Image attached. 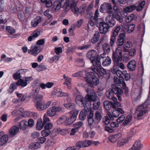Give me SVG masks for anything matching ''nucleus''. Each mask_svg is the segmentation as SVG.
<instances>
[{
	"label": "nucleus",
	"instance_id": "aec40b11",
	"mask_svg": "<svg viewBox=\"0 0 150 150\" xmlns=\"http://www.w3.org/2000/svg\"><path fill=\"white\" fill-rule=\"evenodd\" d=\"M106 24L108 27V29L110 27H112L114 26L115 24V21L111 15H108L105 19Z\"/></svg>",
	"mask_w": 150,
	"mask_h": 150
},
{
	"label": "nucleus",
	"instance_id": "20e7f679",
	"mask_svg": "<svg viewBox=\"0 0 150 150\" xmlns=\"http://www.w3.org/2000/svg\"><path fill=\"white\" fill-rule=\"evenodd\" d=\"M86 92L87 94L85 97L87 100L88 104L87 107L88 108H91V101L92 100H95V99L98 98V97L96 93L92 89L88 88L86 90Z\"/></svg>",
	"mask_w": 150,
	"mask_h": 150
},
{
	"label": "nucleus",
	"instance_id": "4d7b16f0",
	"mask_svg": "<svg viewBox=\"0 0 150 150\" xmlns=\"http://www.w3.org/2000/svg\"><path fill=\"white\" fill-rule=\"evenodd\" d=\"M83 122L82 121H79L76 122L73 125V127L78 130V129L80 128L83 125Z\"/></svg>",
	"mask_w": 150,
	"mask_h": 150
},
{
	"label": "nucleus",
	"instance_id": "603ef678",
	"mask_svg": "<svg viewBox=\"0 0 150 150\" xmlns=\"http://www.w3.org/2000/svg\"><path fill=\"white\" fill-rule=\"evenodd\" d=\"M132 119V116L130 115H128L124 121L123 122L122 124L123 125L125 126L130 122Z\"/></svg>",
	"mask_w": 150,
	"mask_h": 150
},
{
	"label": "nucleus",
	"instance_id": "ea45409f",
	"mask_svg": "<svg viewBox=\"0 0 150 150\" xmlns=\"http://www.w3.org/2000/svg\"><path fill=\"white\" fill-rule=\"evenodd\" d=\"M99 15V11L98 10H96L95 12V14H94V16H92L91 17L89 20V21H91V24H93L94 23L92 21H95V19H96L97 18H98Z\"/></svg>",
	"mask_w": 150,
	"mask_h": 150
},
{
	"label": "nucleus",
	"instance_id": "4468645a",
	"mask_svg": "<svg viewBox=\"0 0 150 150\" xmlns=\"http://www.w3.org/2000/svg\"><path fill=\"white\" fill-rule=\"evenodd\" d=\"M96 51L95 50H91L87 53V57L89 59L93 66L95 65L96 62Z\"/></svg>",
	"mask_w": 150,
	"mask_h": 150
},
{
	"label": "nucleus",
	"instance_id": "423d86ee",
	"mask_svg": "<svg viewBox=\"0 0 150 150\" xmlns=\"http://www.w3.org/2000/svg\"><path fill=\"white\" fill-rule=\"evenodd\" d=\"M92 70L93 72L98 75L99 77H101V78L103 77V76L101 74V73L104 75L107 74L106 71L102 67L101 64L99 62H98L97 64H95L93 66Z\"/></svg>",
	"mask_w": 150,
	"mask_h": 150
},
{
	"label": "nucleus",
	"instance_id": "052dcab7",
	"mask_svg": "<svg viewBox=\"0 0 150 150\" xmlns=\"http://www.w3.org/2000/svg\"><path fill=\"white\" fill-rule=\"evenodd\" d=\"M113 103L112 108L114 109H117V107H120L121 106L120 103L118 102L117 101V99L116 98V100H113Z\"/></svg>",
	"mask_w": 150,
	"mask_h": 150
},
{
	"label": "nucleus",
	"instance_id": "680f3d73",
	"mask_svg": "<svg viewBox=\"0 0 150 150\" xmlns=\"http://www.w3.org/2000/svg\"><path fill=\"white\" fill-rule=\"evenodd\" d=\"M76 26L74 25H72L71 27L69 29V31L70 36H72L74 34V30Z\"/></svg>",
	"mask_w": 150,
	"mask_h": 150
},
{
	"label": "nucleus",
	"instance_id": "09e8293b",
	"mask_svg": "<svg viewBox=\"0 0 150 150\" xmlns=\"http://www.w3.org/2000/svg\"><path fill=\"white\" fill-rule=\"evenodd\" d=\"M114 81L115 83L117 86H119L124 81L121 78H118L116 76L114 77Z\"/></svg>",
	"mask_w": 150,
	"mask_h": 150
},
{
	"label": "nucleus",
	"instance_id": "8fccbe9b",
	"mask_svg": "<svg viewBox=\"0 0 150 150\" xmlns=\"http://www.w3.org/2000/svg\"><path fill=\"white\" fill-rule=\"evenodd\" d=\"M103 49L105 52L109 53L110 51V45L107 43H105L103 45Z\"/></svg>",
	"mask_w": 150,
	"mask_h": 150
},
{
	"label": "nucleus",
	"instance_id": "f3484780",
	"mask_svg": "<svg viewBox=\"0 0 150 150\" xmlns=\"http://www.w3.org/2000/svg\"><path fill=\"white\" fill-rule=\"evenodd\" d=\"M8 139V135L4 134V131L0 132V146H3L6 144Z\"/></svg>",
	"mask_w": 150,
	"mask_h": 150
},
{
	"label": "nucleus",
	"instance_id": "412c9836",
	"mask_svg": "<svg viewBox=\"0 0 150 150\" xmlns=\"http://www.w3.org/2000/svg\"><path fill=\"white\" fill-rule=\"evenodd\" d=\"M101 8H103L106 12L109 14H112L113 12L112 7L110 4L107 3H104L101 5Z\"/></svg>",
	"mask_w": 150,
	"mask_h": 150
},
{
	"label": "nucleus",
	"instance_id": "39448f33",
	"mask_svg": "<svg viewBox=\"0 0 150 150\" xmlns=\"http://www.w3.org/2000/svg\"><path fill=\"white\" fill-rule=\"evenodd\" d=\"M68 8L71 9V11L76 16H77L80 13L79 8L77 7L76 3L74 0L69 1V0H66V10Z\"/></svg>",
	"mask_w": 150,
	"mask_h": 150
},
{
	"label": "nucleus",
	"instance_id": "864d4df0",
	"mask_svg": "<svg viewBox=\"0 0 150 150\" xmlns=\"http://www.w3.org/2000/svg\"><path fill=\"white\" fill-rule=\"evenodd\" d=\"M47 69V68L45 65L40 64L36 70L38 71H40L45 70Z\"/></svg>",
	"mask_w": 150,
	"mask_h": 150
},
{
	"label": "nucleus",
	"instance_id": "f03ea898",
	"mask_svg": "<svg viewBox=\"0 0 150 150\" xmlns=\"http://www.w3.org/2000/svg\"><path fill=\"white\" fill-rule=\"evenodd\" d=\"M86 77H85V80L90 87L93 88L94 86L99 84V80L93 72H88L86 74Z\"/></svg>",
	"mask_w": 150,
	"mask_h": 150
},
{
	"label": "nucleus",
	"instance_id": "9b49d317",
	"mask_svg": "<svg viewBox=\"0 0 150 150\" xmlns=\"http://www.w3.org/2000/svg\"><path fill=\"white\" fill-rule=\"evenodd\" d=\"M61 8L66 10V0H57L55 1L53 6V10L54 11H58Z\"/></svg>",
	"mask_w": 150,
	"mask_h": 150
},
{
	"label": "nucleus",
	"instance_id": "4be33fe9",
	"mask_svg": "<svg viewBox=\"0 0 150 150\" xmlns=\"http://www.w3.org/2000/svg\"><path fill=\"white\" fill-rule=\"evenodd\" d=\"M125 34L122 33L119 35L116 42L117 44L119 47L122 46L124 44L125 38Z\"/></svg>",
	"mask_w": 150,
	"mask_h": 150
},
{
	"label": "nucleus",
	"instance_id": "cd10ccee",
	"mask_svg": "<svg viewBox=\"0 0 150 150\" xmlns=\"http://www.w3.org/2000/svg\"><path fill=\"white\" fill-rule=\"evenodd\" d=\"M19 130L18 127L16 126L12 127L9 130V134L11 136H13L17 134Z\"/></svg>",
	"mask_w": 150,
	"mask_h": 150
},
{
	"label": "nucleus",
	"instance_id": "e433bc0d",
	"mask_svg": "<svg viewBox=\"0 0 150 150\" xmlns=\"http://www.w3.org/2000/svg\"><path fill=\"white\" fill-rule=\"evenodd\" d=\"M111 58L108 56L106 57L104 61H103L102 64L103 66L107 67L111 64Z\"/></svg>",
	"mask_w": 150,
	"mask_h": 150
},
{
	"label": "nucleus",
	"instance_id": "6ab92c4d",
	"mask_svg": "<svg viewBox=\"0 0 150 150\" xmlns=\"http://www.w3.org/2000/svg\"><path fill=\"white\" fill-rule=\"evenodd\" d=\"M37 99L35 100L34 99V101L35 103V106L37 108V109L39 110H43L45 109H42V108H43V107H44V105H45V103L44 102H42V101L43 99V97L42 98V99Z\"/></svg>",
	"mask_w": 150,
	"mask_h": 150
},
{
	"label": "nucleus",
	"instance_id": "a18cd8bd",
	"mask_svg": "<svg viewBox=\"0 0 150 150\" xmlns=\"http://www.w3.org/2000/svg\"><path fill=\"white\" fill-rule=\"evenodd\" d=\"M105 57V53H103L102 54H100V56H97L96 57V62H95V64H97L98 62H99L100 63V60H102V61H103V59Z\"/></svg>",
	"mask_w": 150,
	"mask_h": 150
},
{
	"label": "nucleus",
	"instance_id": "393cba45",
	"mask_svg": "<svg viewBox=\"0 0 150 150\" xmlns=\"http://www.w3.org/2000/svg\"><path fill=\"white\" fill-rule=\"evenodd\" d=\"M122 137V134L120 133L110 136L109 137V141L112 143H115L117 140L121 139Z\"/></svg>",
	"mask_w": 150,
	"mask_h": 150
},
{
	"label": "nucleus",
	"instance_id": "bb28decb",
	"mask_svg": "<svg viewBox=\"0 0 150 150\" xmlns=\"http://www.w3.org/2000/svg\"><path fill=\"white\" fill-rule=\"evenodd\" d=\"M142 147V145L141 142L139 140L136 141L133 145L131 150H139Z\"/></svg>",
	"mask_w": 150,
	"mask_h": 150
},
{
	"label": "nucleus",
	"instance_id": "c03bdc74",
	"mask_svg": "<svg viewBox=\"0 0 150 150\" xmlns=\"http://www.w3.org/2000/svg\"><path fill=\"white\" fill-rule=\"evenodd\" d=\"M41 2L45 4L47 8L50 7L52 5L51 0H40Z\"/></svg>",
	"mask_w": 150,
	"mask_h": 150
},
{
	"label": "nucleus",
	"instance_id": "f704fd0d",
	"mask_svg": "<svg viewBox=\"0 0 150 150\" xmlns=\"http://www.w3.org/2000/svg\"><path fill=\"white\" fill-rule=\"evenodd\" d=\"M91 101H93L92 104L93 109L94 110L98 109L100 105V103L99 100L97 98V99H95V100H92Z\"/></svg>",
	"mask_w": 150,
	"mask_h": 150
},
{
	"label": "nucleus",
	"instance_id": "473e14b6",
	"mask_svg": "<svg viewBox=\"0 0 150 150\" xmlns=\"http://www.w3.org/2000/svg\"><path fill=\"white\" fill-rule=\"evenodd\" d=\"M45 125L43 124L41 118H39L36 125V128L38 130H41L45 126Z\"/></svg>",
	"mask_w": 150,
	"mask_h": 150
},
{
	"label": "nucleus",
	"instance_id": "a19ab883",
	"mask_svg": "<svg viewBox=\"0 0 150 150\" xmlns=\"http://www.w3.org/2000/svg\"><path fill=\"white\" fill-rule=\"evenodd\" d=\"M136 8V6L134 5H132L130 6H127L124 8L123 10L127 12H130Z\"/></svg>",
	"mask_w": 150,
	"mask_h": 150
},
{
	"label": "nucleus",
	"instance_id": "72a5a7b5",
	"mask_svg": "<svg viewBox=\"0 0 150 150\" xmlns=\"http://www.w3.org/2000/svg\"><path fill=\"white\" fill-rule=\"evenodd\" d=\"M99 37L100 34L99 33L98 31L96 32L94 35L93 37L91 40V42L93 44L95 43L99 40Z\"/></svg>",
	"mask_w": 150,
	"mask_h": 150
},
{
	"label": "nucleus",
	"instance_id": "37998d69",
	"mask_svg": "<svg viewBox=\"0 0 150 150\" xmlns=\"http://www.w3.org/2000/svg\"><path fill=\"white\" fill-rule=\"evenodd\" d=\"M17 84L18 86H21L22 87H23L26 86L28 83L25 80L20 79L17 82Z\"/></svg>",
	"mask_w": 150,
	"mask_h": 150
},
{
	"label": "nucleus",
	"instance_id": "c85d7f7f",
	"mask_svg": "<svg viewBox=\"0 0 150 150\" xmlns=\"http://www.w3.org/2000/svg\"><path fill=\"white\" fill-rule=\"evenodd\" d=\"M26 70L25 69H22L18 71L17 72L15 73L13 75V77L15 80H17L21 78V74H22L23 72H25Z\"/></svg>",
	"mask_w": 150,
	"mask_h": 150
},
{
	"label": "nucleus",
	"instance_id": "b1692460",
	"mask_svg": "<svg viewBox=\"0 0 150 150\" xmlns=\"http://www.w3.org/2000/svg\"><path fill=\"white\" fill-rule=\"evenodd\" d=\"M136 67L137 62L134 60H132L129 61L127 64L128 69L131 71H135Z\"/></svg>",
	"mask_w": 150,
	"mask_h": 150
},
{
	"label": "nucleus",
	"instance_id": "13d9d810",
	"mask_svg": "<svg viewBox=\"0 0 150 150\" xmlns=\"http://www.w3.org/2000/svg\"><path fill=\"white\" fill-rule=\"evenodd\" d=\"M51 133L50 130H46L45 129L42 130L41 132L42 135L43 137H46L48 136Z\"/></svg>",
	"mask_w": 150,
	"mask_h": 150
},
{
	"label": "nucleus",
	"instance_id": "a878e982",
	"mask_svg": "<svg viewBox=\"0 0 150 150\" xmlns=\"http://www.w3.org/2000/svg\"><path fill=\"white\" fill-rule=\"evenodd\" d=\"M90 109H88L86 108L85 109L84 108V110H82L80 112L79 115V118L82 121L84 120L86 118L87 114H89V112H88V111L91 110Z\"/></svg>",
	"mask_w": 150,
	"mask_h": 150
},
{
	"label": "nucleus",
	"instance_id": "e2e57ef3",
	"mask_svg": "<svg viewBox=\"0 0 150 150\" xmlns=\"http://www.w3.org/2000/svg\"><path fill=\"white\" fill-rule=\"evenodd\" d=\"M135 25L134 24H132L129 25L128 28L127 32L128 33H131L133 30L134 28Z\"/></svg>",
	"mask_w": 150,
	"mask_h": 150
},
{
	"label": "nucleus",
	"instance_id": "bf43d9fd",
	"mask_svg": "<svg viewBox=\"0 0 150 150\" xmlns=\"http://www.w3.org/2000/svg\"><path fill=\"white\" fill-rule=\"evenodd\" d=\"M7 32L10 34H13L15 33V30L14 28L11 26H7L6 27Z\"/></svg>",
	"mask_w": 150,
	"mask_h": 150
},
{
	"label": "nucleus",
	"instance_id": "58836bf2",
	"mask_svg": "<svg viewBox=\"0 0 150 150\" xmlns=\"http://www.w3.org/2000/svg\"><path fill=\"white\" fill-rule=\"evenodd\" d=\"M127 142V141L125 139H119L117 143V146L119 147H121Z\"/></svg>",
	"mask_w": 150,
	"mask_h": 150
},
{
	"label": "nucleus",
	"instance_id": "a211bd4d",
	"mask_svg": "<svg viewBox=\"0 0 150 150\" xmlns=\"http://www.w3.org/2000/svg\"><path fill=\"white\" fill-rule=\"evenodd\" d=\"M66 97H67V100L68 102H69V103L66 104V108L69 110H78L77 109H75L76 105L75 104L70 102L71 99V98L69 96L68 93H66Z\"/></svg>",
	"mask_w": 150,
	"mask_h": 150
},
{
	"label": "nucleus",
	"instance_id": "5701e85b",
	"mask_svg": "<svg viewBox=\"0 0 150 150\" xmlns=\"http://www.w3.org/2000/svg\"><path fill=\"white\" fill-rule=\"evenodd\" d=\"M41 30L40 29H37L33 33L32 35L30 36L28 39L29 41H31L35 38H37L40 35Z\"/></svg>",
	"mask_w": 150,
	"mask_h": 150
},
{
	"label": "nucleus",
	"instance_id": "69168bd1",
	"mask_svg": "<svg viewBox=\"0 0 150 150\" xmlns=\"http://www.w3.org/2000/svg\"><path fill=\"white\" fill-rule=\"evenodd\" d=\"M129 59V55L126 53L124 54L123 56L122 55V60L124 62H127Z\"/></svg>",
	"mask_w": 150,
	"mask_h": 150
},
{
	"label": "nucleus",
	"instance_id": "9d476101",
	"mask_svg": "<svg viewBox=\"0 0 150 150\" xmlns=\"http://www.w3.org/2000/svg\"><path fill=\"white\" fill-rule=\"evenodd\" d=\"M79 113L78 110H72L69 112L71 116L66 119V126L70 125L72 124L76 119L77 115Z\"/></svg>",
	"mask_w": 150,
	"mask_h": 150
},
{
	"label": "nucleus",
	"instance_id": "5fc2aeb1",
	"mask_svg": "<svg viewBox=\"0 0 150 150\" xmlns=\"http://www.w3.org/2000/svg\"><path fill=\"white\" fill-rule=\"evenodd\" d=\"M117 62H115L113 61L114 62L115 65H117L118 66V67H120L121 69H125V66L124 64L122 62L119 63V62L121 61H118L117 60Z\"/></svg>",
	"mask_w": 150,
	"mask_h": 150
},
{
	"label": "nucleus",
	"instance_id": "7ed1b4c3",
	"mask_svg": "<svg viewBox=\"0 0 150 150\" xmlns=\"http://www.w3.org/2000/svg\"><path fill=\"white\" fill-rule=\"evenodd\" d=\"M113 86L112 88L109 89L106 92V95L107 97L112 100H116V98L115 95L117 93L121 94L120 88L115 85Z\"/></svg>",
	"mask_w": 150,
	"mask_h": 150
},
{
	"label": "nucleus",
	"instance_id": "774afa93",
	"mask_svg": "<svg viewBox=\"0 0 150 150\" xmlns=\"http://www.w3.org/2000/svg\"><path fill=\"white\" fill-rule=\"evenodd\" d=\"M110 119L108 116H105L103 119V123L106 125H108L110 123Z\"/></svg>",
	"mask_w": 150,
	"mask_h": 150
},
{
	"label": "nucleus",
	"instance_id": "1a4fd4ad",
	"mask_svg": "<svg viewBox=\"0 0 150 150\" xmlns=\"http://www.w3.org/2000/svg\"><path fill=\"white\" fill-rule=\"evenodd\" d=\"M122 55L121 47H117L115 51L113 52L112 56L113 61L117 62V60L122 61Z\"/></svg>",
	"mask_w": 150,
	"mask_h": 150
},
{
	"label": "nucleus",
	"instance_id": "2eb2a0df",
	"mask_svg": "<svg viewBox=\"0 0 150 150\" xmlns=\"http://www.w3.org/2000/svg\"><path fill=\"white\" fill-rule=\"evenodd\" d=\"M115 109V110L112 112V115L110 113V115L108 114L109 118L112 120H113V117L116 118L118 117L120 113L123 114L124 113V111L121 108H117V109Z\"/></svg>",
	"mask_w": 150,
	"mask_h": 150
},
{
	"label": "nucleus",
	"instance_id": "0eeeda50",
	"mask_svg": "<svg viewBox=\"0 0 150 150\" xmlns=\"http://www.w3.org/2000/svg\"><path fill=\"white\" fill-rule=\"evenodd\" d=\"M149 100V99L147 102H145L142 105L138 106L136 109V113H137V115L138 117H142L146 112V109L149 106L147 102Z\"/></svg>",
	"mask_w": 150,
	"mask_h": 150
},
{
	"label": "nucleus",
	"instance_id": "f8f14e48",
	"mask_svg": "<svg viewBox=\"0 0 150 150\" xmlns=\"http://www.w3.org/2000/svg\"><path fill=\"white\" fill-rule=\"evenodd\" d=\"M89 114L87 115V121L88 125L91 128H93L95 126V123H96L95 120H94L93 118V112L92 110H88V112Z\"/></svg>",
	"mask_w": 150,
	"mask_h": 150
},
{
	"label": "nucleus",
	"instance_id": "2f4dec72",
	"mask_svg": "<svg viewBox=\"0 0 150 150\" xmlns=\"http://www.w3.org/2000/svg\"><path fill=\"white\" fill-rule=\"evenodd\" d=\"M103 105L105 108L107 110H110L112 108L113 103L111 102L105 100L103 102Z\"/></svg>",
	"mask_w": 150,
	"mask_h": 150
},
{
	"label": "nucleus",
	"instance_id": "49530a36",
	"mask_svg": "<svg viewBox=\"0 0 150 150\" xmlns=\"http://www.w3.org/2000/svg\"><path fill=\"white\" fill-rule=\"evenodd\" d=\"M95 121L97 123L99 122L101 118V113L99 111H97L95 113Z\"/></svg>",
	"mask_w": 150,
	"mask_h": 150
},
{
	"label": "nucleus",
	"instance_id": "7c9ffc66",
	"mask_svg": "<svg viewBox=\"0 0 150 150\" xmlns=\"http://www.w3.org/2000/svg\"><path fill=\"white\" fill-rule=\"evenodd\" d=\"M17 86V82H13L11 84L9 87V88L8 90V93L10 94L13 93V91L16 88Z\"/></svg>",
	"mask_w": 150,
	"mask_h": 150
},
{
	"label": "nucleus",
	"instance_id": "6e6d98bb",
	"mask_svg": "<svg viewBox=\"0 0 150 150\" xmlns=\"http://www.w3.org/2000/svg\"><path fill=\"white\" fill-rule=\"evenodd\" d=\"M121 28V26L120 25L117 26L113 32L112 35L115 36H117Z\"/></svg>",
	"mask_w": 150,
	"mask_h": 150
},
{
	"label": "nucleus",
	"instance_id": "4c0bfd02",
	"mask_svg": "<svg viewBox=\"0 0 150 150\" xmlns=\"http://www.w3.org/2000/svg\"><path fill=\"white\" fill-rule=\"evenodd\" d=\"M112 14V16L113 17V18H115L120 22L122 23L123 22V18L119 14L117 13L113 12Z\"/></svg>",
	"mask_w": 150,
	"mask_h": 150
},
{
	"label": "nucleus",
	"instance_id": "79ce46f5",
	"mask_svg": "<svg viewBox=\"0 0 150 150\" xmlns=\"http://www.w3.org/2000/svg\"><path fill=\"white\" fill-rule=\"evenodd\" d=\"M25 113L27 116L33 117L34 119H36L38 117V114L36 112L27 111L25 112Z\"/></svg>",
	"mask_w": 150,
	"mask_h": 150
},
{
	"label": "nucleus",
	"instance_id": "3c124183",
	"mask_svg": "<svg viewBox=\"0 0 150 150\" xmlns=\"http://www.w3.org/2000/svg\"><path fill=\"white\" fill-rule=\"evenodd\" d=\"M116 36L112 34L111 35L109 42L111 46L112 47L115 44L116 42Z\"/></svg>",
	"mask_w": 150,
	"mask_h": 150
},
{
	"label": "nucleus",
	"instance_id": "c756f323",
	"mask_svg": "<svg viewBox=\"0 0 150 150\" xmlns=\"http://www.w3.org/2000/svg\"><path fill=\"white\" fill-rule=\"evenodd\" d=\"M19 128L23 130H25L28 127L27 121L25 120H23L19 123Z\"/></svg>",
	"mask_w": 150,
	"mask_h": 150
},
{
	"label": "nucleus",
	"instance_id": "338daca9",
	"mask_svg": "<svg viewBox=\"0 0 150 150\" xmlns=\"http://www.w3.org/2000/svg\"><path fill=\"white\" fill-rule=\"evenodd\" d=\"M66 86H68V88L70 89L71 88V79L66 76Z\"/></svg>",
	"mask_w": 150,
	"mask_h": 150
},
{
	"label": "nucleus",
	"instance_id": "ddd939ff",
	"mask_svg": "<svg viewBox=\"0 0 150 150\" xmlns=\"http://www.w3.org/2000/svg\"><path fill=\"white\" fill-rule=\"evenodd\" d=\"M62 110V108L59 107L53 106L49 108L47 111V115L52 117L54 116L57 112H59Z\"/></svg>",
	"mask_w": 150,
	"mask_h": 150
},
{
	"label": "nucleus",
	"instance_id": "dca6fc26",
	"mask_svg": "<svg viewBox=\"0 0 150 150\" xmlns=\"http://www.w3.org/2000/svg\"><path fill=\"white\" fill-rule=\"evenodd\" d=\"M40 87H36L33 88L32 92L31 94V96L32 97L33 99L36 100L37 99H41L43 97V96L39 94L38 93L40 91Z\"/></svg>",
	"mask_w": 150,
	"mask_h": 150
},
{
	"label": "nucleus",
	"instance_id": "f257e3e1",
	"mask_svg": "<svg viewBox=\"0 0 150 150\" xmlns=\"http://www.w3.org/2000/svg\"><path fill=\"white\" fill-rule=\"evenodd\" d=\"M92 21L94 23L93 24H91V21H88V24L92 27L96 25L98 28L99 31L101 33L105 34L108 31V27L102 18H99L95 19V21Z\"/></svg>",
	"mask_w": 150,
	"mask_h": 150
},
{
	"label": "nucleus",
	"instance_id": "0e129e2a",
	"mask_svg": "<svg viewBox=\"0 0 150 150\" xmlns=\"http://www.w3.org/2000/svg\"><path fill=\"white\" fill-rule=\"evenodd\" d=\"M38 144L37 142H33L31 143L29 146V148L31 149H36L38 147Z\"/></svg>",
	"mask_w": 150,
	"mask_h": 150
},
{
	"label": "nucleus",
	"instance_id": "de8ad7c7",
	"mask_svg": "<svg viewBox=\"0 0 150 150\" xmlns=\"http://www.w3.org/2000/svg\"><path fill=\"white\" fill-rule=\"evenodd\" d=\"M146 3L145 1H142L139 4L137 7H136V10L137 11H141L144 8V6Z\"/></svg>",
	"mask_w": 150,
	"mask_h": 150
},
{
	"label": "nucleus",
	"instance_id": "6e6552de",
	"mask_svg": "<svg viewBox=\"0 0 150 150\" xmlns=\"http://www.w3.org/2000/svg\"><path fill=\"white\" fill-rule=\"evenodd\" d=\"M75 102L80 107H84L85 109L86 108L88 109L91 108H88L87 107L88 105L87 100L86 98H84L81 95H77L76 98Z\"/></svg>",
	"mask_w": 150,
	"mask_h": 150
},
{
	"label": "nucleus",
	"instance_id": "c9c22d12",
	"mask_svg": "<svg viewBox=\"0 0 150 150\" xmlns=\"http://www.w3.org/2000/svg\"><path fill=\"white\" fill-rule=\"evenodd\" d=\"M57 123L61 126L66 125V118L64 116H62L57 121Z\"/></svg>",
	"mask_w": 150,
	"mask_h": 150
}]
</instances>
